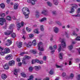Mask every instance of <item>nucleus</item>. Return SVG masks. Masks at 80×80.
<instances>
[{
	"instance_id": "f03ea898",
	"label": "nucleus",
	"mask_w": 80,
	"mask_h": 80,
	"mask_svg": "<svg viewBox=\"0 0 80 80\" xmlns=\"http://www.w3.org/2000/svg\"><path fill=\"white\" fill-rule=\"evenodd\" d=\"M59 40L61 42L62 44L61 45H59V46H58L59 48L58 49V52H60L62 50V47L63 48H65V47H66V44H65L64 39L61 38H59Z\"/></svg>"
},
{
	"instance_id": "bb28decb",
	"label": "nucleus",
	"mask_w": 80,
	"mask_h": 80,
	"mask_svg": "<svg viewBox=\"0 0 80 80\" xmlns=\"http://www.w3.org/2000/svg\"><path fill=\"white\" fill-rule=\"evenodd\" d=\"M36 42H37V41L35 39L34 40L32 41V43L33 45H34L35 46L36 45Z\"/></svg>"
},
{
	"instance_id": "2f4dec72",
	"label": "nucleus",
	"mask_w": 80,
	"mask_h": 80,
	"mask_svg": "<svg viewBox=\"0 0 80 80\" xmlns=\"http://www.w3.org/2000/svg\"><path fill=\"white\" fill-rule=\"evenodd\" d=\"M0 6L1 8H5V4L3 3H2L1 4Z\"/></svg>"
},
{
	"instance_id": "39448f33",
	"label": "nucleus",
	"mask_w": 80,
	"mask_h": 80,
	"mask_svg": "<svg viewBox=\"0 0 80 80\" xmlns=\"http://www.w3.org/2000/svg\"><path fill=\"white\" fill-rule=\"evenodd\" d=\"M5 59L7 60H10L12 59V55L11 54H9L7 55L5 57Z\"/></svg>"
},
{
	"instance_id": "6e6552de",
	"label": "nucleus",
	"mask_w": 80,
	"mask_h": 80,
	"mask_svg": "<svg viewBox=\"0 0 80 80\" xmlns=\"http://www.w3.org/2000/svg\"><path fill=\"white\" fill-rule=\"evenodd\" d=\"M53 30L54 31V32L55 33H57L59 32V28H58V27H54L53 28Z\"/></svg>"
},
{
	"instance_id": "6ab92c4d",
	"label": "nucleus",
	"mask_w": 80,
	"mask_h": 80,
	"mask_svg": "<svg viewBox=\"0 0 80 80\" xmlns=\"http://www.w3.org/2000/svg\"><path fill=\"white\" fill-rule=\"evenodd\" d=\"M17 46L18 48H21L22 47V43L20 42L17 45Z\"/></svg>"
},
{
	"instance_id": "13d9d810",
	"label": "nucleus",
	"mask_w": 80,
	"mask_h": 80,
	"mask_svg": "<svg viewBox=\"0 0 80 80\" xmlns=\"http://www.w3.org/2000/svg\"><path fill=\"white\" fill-rule=\"evenodd\" d=\"M57 48V45H55L54 46V49L56 50Z\"/></svg>"
},
{
	"instance_id": "f3484780",
	"label": "nucleus",
	"mask_w": 80,
	"mask_h": 80,
	"mask_svg": "<svg viewBox=\"0 0 80 80\" xmlns=\"http://www.w3.org/2000/svg\"><path fill=\"white\" fill-rule=\"evenodd\" d=\"M38 29H35L34 30V32L35 33H36L37 34H38V33H40V32L38 31Z\"/></svg>"
},
{
	"instance_id": "20e7f679",
	"label": "nucleus",
	"mask_w": 80,
	"mask_h": 80,
	"mask_svg": "<svg viewBox=\"0 0 80 80\" xmlns=\"http://www.w3.org/2000/svg\"><path fill=\"white\" fill-rule=\"evenodd\" d=\"M5 22H6V19L5 18H0V25H3V23Z\"/></svg>"
},
{
	"instance_id": "864d4df0",
	"label": "nucleus",
	"mask_w": 80,
	"mask_h": 80,
	"mask_svg": "<svg viewBox=\"0 0 80 80\" xmlns=\"http://www.w3.org/2000/svg\"><path fill=\"white\" fill-rule=\"evenodd\" d=\"M66 75V73H65V72L62 73V77H65V76Z\"/></svg>"
},
{
	"instance_id": "ddd939ff",
	"label": "nucleus",
	"mask_w": 80,
	"mask_h": 80,
	"mask_svg": "<svg viewBox=\"0 0 80 80\" xmlns=\"http://www.w3.org/2000/svg\"><path fill=\"white\" fill-rule=\"evenodd\" d=\"M58 0H53V3L55 5H57L58 4Z\"/></svg>"
},
{
	"instance_id": "0eeeda50",
	"label": "nucleus",
	"mask_w": 80,
	"mask_h": 80,
	"mask_svg": "<svg viewBox=\"0 0 80 80\" xmlns=\"http://www.w3.org/2000/svg\"><path fill=\"white\" fill-rule=\"evenodd\" d=\"M7 43H6L5 44V45H6V46H10L12 43V42L11 40H9L8 39L7 41Z\"/></svg>"
},
{
	"instance_id": "338daca9",
	"label": "nucleus",
	"mask_w": 80,
	"mask_h": 80,
	"mask_svg": "<svg viewBox=\"0 0 80 80\" xmlns=\"http://www.w3.org/2000/svg\"><path fill=\"white\" fill-rule=\"evenodd\" d=\"M77 50H78V51L79 53H80V48H78L77 49Z\"/></svg>"
},
{
	"instance_id": "5fc2aeb1",
	"label": "nucleus",
	"mask_w": 80,
	"mask_h": 80,
	"mask_svg": "<svg viewBox=\"0 0 80 80\" xmlns=\"http://www.w3.org/2000/svg\"><path fill=\"white\" fill-rule=\"evenodd\" d=\"M34 35L33 34H30L29 35V37H30V38H32V37H33Z\"/></svg>"
},
{
	"instance_id": "680f3d73",
	"label": "nucleus",
	"mask_w": 80,
	"mask_h": 80,
	"mask_svg": "<svg viewBox=\"0 0 80 80\" xmlns=\"http://www.w3.org/2000/svg\"><path fill=\"white\" fill-rule=\"evenodd\" d=\"M52 13L53 15H55V14L56 13V11H53L52 12Z\"/></svg>"
},
{
	"instance_id": "5701e85b",
	"label": "nucleus",
	"mask_w": 80,
	"mask_h": 80,
	"mask_svg": "<svg viewBox=\"0 0 80 80\" xmlns=\"http://www.w3.org/2000/svg\"><path fill=\"white\" fill-rule=\"evenodd\" d=\"M18 4H14V8L15 10H16V9H17V8H18Z\"/></svg>"
},
{
	"instance_id": "774afa93",
	"label": "nucleus",
	"mask_w": 80,
	"mask_h": 80,
	"mask_svg": "<svg viewBox=\"0 0 80 80\" xmlns=\"http://www.w3.org/2000/svg\"><path fill=\"white\" fill-rule=\"evenodd\" d=\"M43 80H49V78H46L44 79Z\"/></svg>"
},
{
	"instance_id": "9d476101",
	"label": "nucleus",
	"mask_w": 80,
	"mask_h": 80,
	"mask_svg": "<svg viewBox=\"0 0 80 80\" xmlns=\"http://www.w3.org/2000/svg\"><path fill=\"white\" fill-rule=\"evenodd\" d=\"M4 51L5 53H8L10 52V49L8 48H6L4 49Z\"/></svg>"
},
{
	"instance_id": "de8ad7c7",
	"label": "nucleus",
	"mask_w": 80,
	"mask_h": 80,
	"mask_svg": "<svg viewBox=\"0 0 80 80\" xmlns=\"http://www.w3.org/2000/svg\"><path fill=\"white\" fill-rule=\"evenodd\" d=\"M26 53H27V52H24L21 53L20 55H23L24 54H26Z\"/></svg>"
},
{
	"instance_id": "f257e3e1",
	"label": "nucleus",
	"mask_w": 80,
	"mask_h": 80,
	"mask_svg": "<svg viewBox=\"0 0 80 80\" xmlns=\"http://www.w3.org/2000/svg\"><path fill=\"white\" fill-rule=\"evenodd\" d=\"M22 12L26 18H28V14H30V11L28 8L27 7H24L22 9Z\"/></svg>"
},
{
	"instance_id": "4468645a",
	"label": "nucleus",
	"mask_w": 80,
	"mask_h": 80,
	"mask_svg": "<svg viewBox=\"0 0 80 80\" xmlns=\"http://www.w3.org/2000/svg\"><path fill=\"white\" fill-rule=\"evenodd\" d=\"M1 77L3 80H5L7 78V76L6 74H3L2 75Z\"/></svg>"
},
{
	"instance_id": "69168bd1",
	"label": "nucleus",
	"mask_w": 80,
	"mask_h": 80,
	"mask_svg": "<svg viewBox=\"0 0 80 80\" xmlns=\"http://www.w3.org/2000/svg\"><path fill=\"white\" fill-rule=\"evenodd\" d=\"M17 62H20V59L19 58H18L17 59Z\"/></svg>"
},
{
	"instance_id": "c9c22d12",
	"label": "nucleus",
	"mask_w": 80,
	"mask_h": 80,
	"mask_svg": "<svg viewBox=\"0 0 80 80\" xmlns=\"http://www.w3.org/2000/svg\"><path fill=\"white\" fill-rule=\"evenodd\" d=\"M33 69V68L32 67H30L29 68V72H32Z\"/></svg>"
},
{
	"instance_id": "a19ab883",
	"label": "nucleus",
	"mask_w": 80,
	"mask_h": 80,
	"mask_svg": "<svg viewBox=\"0 0 80 80\" xmlns=\"http://www.w3.org/2000/svg\"><path fill=\"white\" fill-rule=\"evenodd\" d=\"M74 11H75V10L73 9V8H71V11L70 12L71 13H72L73 12H74Z\"/></svg>"
},
{
	"instance_id": "bf43d9fd",
	"label": "nucleus",
	"mask_w": 80,
	"mask_h": 80,
	"mask_svg": "<svg viewBox=\"0 0 80 80\" xmlns=\"http://www.w3.org/2000/svg\"><path fill=\"white\" fill-rule=\"evenodd\" d=\"M22 63L24 64V65H26L27 64V63L25 62L24 60H22Z\"/></svg>"
},
{
	"instance_id": "4be33fe9",
	"label": "nucleus",
	"mask_w": 80,
	"mask_h": 80,
	"mask_svg": "<svg viewBox=\"0 0 80 80\" xmlns=\"http://www.w3.org/2000/svg\"><path fill=\"white\" fill-rule=\"evenodd\" d=\"M49 73V74H50V75H53L54 73V72H53V69H52L51 70Z\"/></svg>"
},
{
	"instance_id": "a878e982",
	"label": "nucleus",
	"mask_w": 80,
	"mask_h": 80,
	"mask_svg": "<svg viewBox=\"0 0 80 80\" xmlns=\"http://www.w3.org/2000/svg\"><path fill=\"white\" fill-rule=\"evenodd\" d=\"M47 3L48 6H49V7H51V6H52V3H51L50 2H47Z\"/></svg>"
},
{
	"instance_id": "cd10ccee",
	"label": "nucleus",
	"mask_w": 80,
	"mask_h": 80,
	"mask_svg": "<svg viewBox=\"0 0 80 80\" xmlns=\"http://www.w3.org/2000/svg\"><path fill=\"white\" fill-rule=\"evenodd\" d=\"M36 18H39V15H38V12L37 11L36 12Z\"/></svg>"
},
{
	"instance_id": "4c0bfd02",
	"label": "nucleus",
	"mask_w": 80,
	"mask_h": 80,
	"mask_svg": "<svg viewBox=\"0 0 80 80\" xmlns=\"http://www.w3.org/2000/svg\"><path fill=\"white\" fill-rule=\"evenodd\" d=\"M37 67V68L35 70L37 71H38V70H39L40 69H41V67L40 66H39L38 67Z\"/></svg>"
},
{
	"instance_id": "58836bf2",
	"label": "nucleus",
	"mask_w": 80,
	"mask_h": 80,
	"mask_svg": "<svg viewBox=\"0 0 80 80\" xmlns=\"http://www.w3.org/2000/svg\"><path fill=\"white\" fill-rule=\"evenodd\" d=\"M73 77H74L73 74V73H71L70 75V78H71V79H72V78H73Z\"/></svg>"
},
{
	"instance_id": "dca6fc26",
	"label": "nucleus",
	"mask_w": 80,
	"mask_h": 80,
	"mask_svg": "<svg viewBox=\"0 0 80 80\" xmlns=\"http://www.w3.org/2000/svg\"><path fill=\"white\" fill-rule=\"evenodd\" d=\"M47 18H42L41 19L39 20V21L40 22H44V21H46L47 20Z\"/></svg>"
},
{
	"instance_id": "1a4fd4ad",
	"label": "nucleus",
	"mask_w": 80,
	"mask_h": 80,
	"mask_svg": "<svg viewBox=\"0 0 80 80\" xmlns=\"http://www.w3.org/2000/svg\"><path fill=\"white\" fill-rule=\"evenodd\" d=\"M24 44L26 45L27 47H31L32 45V43L31 42H29L28 43L25 42Z\"/></svg>"
},
{
	"instance_id": "c03bdc74",
	"label": "nucleus",
	"mask_w": 80,
	"mask_h": 80,
	"mask_svg": "<svg viewBox=\"0 0 80 80\" xmlns=\"http://www.w3.org/2000/svg\"><path fill=\"white\" fill-rule=\"evenodd\" d=\"M31 3L32 5H35V2L34 0H31Z\"/></svg>"
},
{
	"instance_id": "37998d69",
	"label": "nucleus",
	"mask_w": 80,
	"mask_h": 80,
	"mask_svg": "<svg viewBox=\"0 0 80 80\" xmlns=\"http://www.w3.org/2000/svg\"><path fill=\"white\" fill-rule=\"evenodd\" d=\"M0 16L1 17H4L5 16V14L4 13H1L0 14Z\"/></svg>"
},
{
	"instance_id": "a211bd4d",
	"label": "nucleus",
	"mask_w": 80,
	"mask_h": 80,
	"mask_svg": "<svg viewBox=\"0 0 80 80\" xmlns=\"http://www.w3.org/2000/svg\"><path fill=\"white\" fill-rule=\"evenodd\" d=\"M30 52L33 53V54H36L37 53V51L35 49L31 50L30 51Z\"/></svg>"
},
{
	"instance_id": "a18cd8bd",
	"label": "nucleus",
	"mask_w": 80,
	"mask_h": 80,
	"mask_svg": "<svg viewBox=\"0 0 80 80\" xmlns=\"http://www.w3.org/2000/svg\"><path fill=\"white\" fill-rule=\"evenodd\" d=\"M76 40H77L78 41H79L80 40V36H78L77 38H76Z\"/></svg>"
},
{
	"instance_id": "09e8293b",
	"label": "nucleus",
	"mask_w": 80,
	"mask_h": 80,
	"mask_svg": "<svg viewBox=\"0 0 80 80\" xmlns=\"http://www.w3.org/2000/svg\"><path fill=\"white\" fill-rule=\"evenodd\" d=\"M3 48L1 47H0V52H3Z\"/></svg>"
},
{
	"instance_id": "412c9836",
	"label": "nucleus",
	"mask_w": 80,
	"mask_h": 80,
	"mask_svg": "<svg viewBox=\"0 0 80 80\" xmlns=\"http://www.w3.org/2000/svg\"><path fill=\"white\" fill-rule=\"evenodd\" d=\"M21 75H22V76L23 77H26V78L28 77V76H27L26 74L23 72L21 73Z\"/></svg>"
},
{
	"instance_id": "2eb2a0df",
	"label": "nucleus",
	"mask_w": 80,
	"mask_h": 80,
	"mask_svg": "<svg viewBox=\"0 0 80 80\" xmlns=\"http://www.w3.org/2000/svg\"><path fill=\"white\" fill-rule=\"evenodd\" d=\"M41 13H42V14H43V15H46L47 14V11L46 9H44L42 10Z\"/></svg>"
},
{
	"instance_id": "ea45409f",
	"label": "nucleus",
	"mask_w": 80,
	"mask_h": 80,
	"mask_svg": "<svg viewBox=\"0 0 80 80\" xmlns=\"http://www.w3.org/2000/svg\"><path fill=\"white\" fill-rule=\"evenodd\" d=\"M5 52H4V50H3V51H2L1 52H0V54L1 55H5Z\"/></svg>"
},
{
	"instance_id": "0e129e2a",
	"label": "nucleus",
	"mask_w": 80,
	"mask_h": 80,
	"mask_svg": "<svg viewBox=\"0 0 80 80\" xmlns=\"http://www.w3.org/2000/svg\"><path fill=\"white\" fill-rule=\"evenodd\" d=\"M57 23H58V25H62V23H61L59 22H57Z\"/></svg>"
},
{
	"instance_id": "8fccbe9b",
	"label": "nucleus",
	"mask_w": 80,
	"mask_h": 80,
	"mask_svg": "<svg viewBox=\"0 0 80 80\" xmlns=\"http://www.w3.org/2000/svg\"><path fill=\"white\" fill-rule=\"evenodd\" d=\"M77 80H80V75H78L77 77Z\"/></svg>"
},
{
	"instance_id": "c85d7f7f",
	"label": "nucleus",
	"mask_w": 80,
	"mask_h": 80,
	"mask_svg": "<svg viewBox=\"0 0 80 80\" xmlns=\"http://www.w3.org/2000/svg\"><path fill=\"white\" fill-rule=\"evenodd\" d=\"M40 29L41 30V31H44V28H43V25H41L40 26Z\"/></svg>"
},
{
	"instance_id": "603ef678",
	"label": "nucleus",
	"mask_w": 80,
	"mask_h": 80,
	"mask_svg": "<svg viewBox=\"0 0 80 80\" xmlns=\"http://www.w3.org/2000/svg\"><path fill=\"white\" fill-rule=\"evenodd\" d=\"M47 56H44L43 58V60H44L45 61H46L47 60Z\"/></svg>"
},
{
	"instance_id": "7ed1b4c3",
	"label": "nucleus",
	"mask_w": 80,
	"mask_h": 80,
	"mask_svg": "<svg viewBox=\"0 0 80 80\" xmlns=\"http://www.w3.org/2000/svg\"><path fill=\"white\" fill-rule=\"evenodd\" d=\"M38 50L40 51H43L44 50V48L43 47V43L42 42H40L38 43Z\"/></svg>"
},
{
	"instance_id": "4d7b16f0",
	"label": "nucleus",
	"mask_w": 80,
	"mask_h": 80,
	"mask_svg": "<svg viewBox=\"0 0 80 80\" xmlns=\"http://www.w3.org/2000/svg\"><path fill=\"white\" fill-rule=\"evenodd\" d=\"M72 65V61H69V65Z\"/></svg>"
},
{
	"instance_id": "6e6d98bb",
	"label": "nucleus",
	"mask_w": 80,
	"mask_h": 80,
	"mask_svg": "<svg viewBox=\"0 0 80 80\" xmlns=\"http://www.w3.org/2000/svg\"><path fill=\"white\" fill-rule=\"evenodd\" d=\"M80 12V8H78L77 10V13H78Z\"/></svg>"
},
{
	"instance_id": "393cba45",
	"label": "nucleus",
	"mask_w": 80,
	"mask_h": 80,
	"mask_svg": "<svg viewBox=\"0 0 80 80\" xmlns=\"http://www.w3.org/2000/svg\"><path fill=\"white\" fill-rule=\"evenodd\" d=\"M68 48L69 50H71L72 49H73V45H71L70 46H68Z\"/></svg>"
},
{
	"instance_id": "49530a36",
	"label": "nucleus",
	"mask_w": 80,
	"mask_h": 80,
	"mask_svg": "<svg viewBox=\"0 0 80 80\" xmlns=\"http://www.w3.org/2000/svg\"><path fill=\"white\" fill-rule=\"evenodd\" d=\"M25 58L26 59H30V57H29L27 55H25Z\"/></svg>"
},
{
	"instance_id": "f8f14e48",
	"label": "nucleus",
	"mask_w": 80,
	"mask_h": 80,
	"mask_svg": "<svg viewBox=\"0 0 80 80\" xmlns=\"http://www.w3.org/2000/svg\"><path fill=\"white\" fill-rule=\"evenodd\" d=\"M13 32V31H7L4 32V34L6 35H9L10 33H12Z\"/></svg>"
},
{
	"instance_id": "052dcab7",
	"label": "nucleus",
	"mask_w": 80,
	"mask_h": 80,
	"mask_svg": "<svg viewBox=\"0 0 80 80\" xmlns=\"http://www.w3.org/2000/svg\"><path fill=\"white\" fill-rule=\"evenodd\" d=\"M35 61L36 62L39 63V62L40 61H39L37 59H35Z\"/></svg>"
},
{
	"instance_id": "473e14b6",
	"label": "nucleus",
	"mask_w": 80,
	"mask_h": 80,
	"mask_svg": "<svg viewBox=\"0 0 80 80\" xmlns=\"http://www.w3.org/2000/svg\"><path fill=\"white\" fill-rule=\"evenodd\" d=\"M15 27V25H14V24H11L10 25L9 28L10 29H13V27Z\"/></svg>"
},
{
	"instance_id": "79ce46f5",
	"label": "nucleus",
	"mask_w": 80,
	"mask_h": 80,
	"mask_svg": "<svg viewBox=\"0 0 80 80\" xmlns=\"http://www.w3.org/2000/svg\"><path fill=\"white\" fill-rule=\"evenodd\" d=\"M63 66H59L58 65H56V68H61Z\"/></svg>"
},
{
	"instance_id": "b1692460",
	"label": "nucleus",
	"mask_w": 80,
	"mask_h": 80,
	"mask_svg": "<svg viewBox=\"0 0 80 80\" xmlns=\"http://www.w3.org/2000/svg\"><path fill=\"white\" fill-rule=\"evenodd\" d=\"M71 6H72V8H77V5L75 4H72Z\"/></svg>"
},
{
	"instance_id": "9b49d317",
	"label": "nucleus",
	"mask_w": 80,
	"mask_h": 80,
	"mask_svg": "<svg viewBox=\"0 0 80 80\" xmlns=\"http://www.w3.org/2000/svg\"><path fill=\"white\" fill-rule=\"evenodd\" d=\"M8 63L10 66H13L15 65V61L14 60L10 61Z\"/></svg>"
},
{
	"instance_id": "e2e57ef3",
	"label": "nucleus",
	"mask_w": 80,
	"mask_h": 80,
	"mask_svg": "<svg viewBox=\"0 0 80 80\" xmlns=\"http://www.w3.org/2000/svg\"><path fill=\"white\" fill-rule=\"evenodd\" d=\"M43 63V61H39V63H40V64H42Z\"/></svg>"
},
{
	"instance_id": "3c124183",
	"label": "nucleus",
	"mask_w": 80,
	"mask_h": 80,
	"mask_svg": "<svg viewBox=\"0 0 80 80\" xmlns=\"http://www.w3.org/2000/svg\"><path fill=\"white\" fill-rule=\"evenodd\" d=\"M36 62L35 60H32V64H34Z\"/></svg>"
},
{
	"instance_id": "72a5a7b5",
	"label": "nucleus",
	"mask_w": 80,
	"mask_h": 80,
	"mask_svg": "<svg viewBox=\"0 0 80 80\" xmlns=\"http://www.w3.org/2000/svg\"><path fill=\"white\" fill-rule=\"evenodd\" d=\"M6 19L8 20H11V17L10 16H7L6 18Z\"/></svg>"
},
{
	"instance_id": "e433bc0d",
	"label": "nucleus",
	"mask_w": 80,
	"mask_h": 80,
	"mask_svg": "<svg viewBox=\"0 0 80 80\" xmlns=\"http://www.w3.org/2000/svg\"><path fill=\"white\" fill-rule=\"evenodd\" d=\"M11 37L12 38H15L16 37V34L14 33H12L11 34Z\"/></svg>"
},
{
	"instance_id": "aec40b11",
	"label": "nucleus",
	"mask_w": 80,
	"mask_h": 80,
	"mask_svg": "<svg viewBox=\"0 0 80 80\" xmlns=\"http://www.w3.org/2000/svg\"><path fill=\"white\" fill-rule=\"evenodd\" d=\"M4 68L6 70H8V69L9 68V66H8V65L7 64H6L4 66Z\"/></svg>"
},
{
	"instance_id": "7c9ffc66",
	"label": "nucleus",
	"mask_w": 80,
	"mask_h": 80,
	"mask_svg": "<svg viewBox=\"0 0 80 80\" xmlns=\"http://www.w3.org/2000/svg\"><path fill=\"white\" fill-rule=\"evenodd\" d=\"M18 72V70L16 69L14 71V74L15 75H17V72Z\"/></svg>"
},
{
	"instance_id": "c756f323",
	"label": "nucleus",
	"mask_w": 80,
	"mask_h": 80,
	"mask_svg": "<svg viewBox=\"0 0 80 80\" xmlns=\"http://www.w3.org/2000/svg\"><path fill=\"white\" fill-rule=\"evenodd\" d=\"M62 56H63V53H60L59 55V57L60 59H62V58H63Z\"/></svg>"
},
{
	"instance_id": "423d86ee",
	"label": "nucleus",
	"mask_w": 80,
	"mask_h": 80,
	"mask_svg": "<svg viewBox=\"0 0 80 80\" xmlns=\"http://www.w3.org/2000/svg\"><path fill=\"white\" fill-rule=\"evenodd\" d=\"M17 26L18 28H20L22 27H23L24 26V22H22L21 23L18 24Z\"/></svg>"
},
{
	"instance_id": "f704fd0d",
	"label": "nucleus",
	"mask_w": 80,
	"mask_h": 80,
	"mask_svg": "<svg viewBox=\"0 0 80 80\" xmlns=\"http://www.w3.org/2000/svg\"><path fill=\"white\" fill-rule=\"evenodd\" d=\"M26 28V30H27V32H31V30H32L31 28H30L28 27H27Z\"/></svg>"
}]
</instances>
